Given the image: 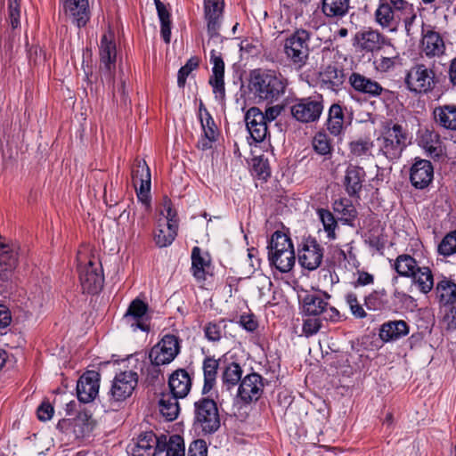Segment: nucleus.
Instances as JSON below:
<instances>
[{
	"label": "nucleus",
	"mask_w": 456,
	"mask_h": 456,
	"mask_svg": "<svg viewBox=\"0 0 456 456\" xmlns=\"http://www.w3.org/2000/svg\"><path fill=\"white\" fill-rule=\"evenodd\" d=\"M287 86V79L274 71L255 69L250 74L249 89L259 100L277 102L285 94Z\"/></svg>",
	"instance_id": "nucleus-1"
},
{
	"label": "nucleus",
	"mask_w": 456,
	"mask_h": 456,
	"mask_svg": "<svg viewBox=\"0 0 456 456\" xmlns=\"http://www.w3.org/2000/svg\"><path fill=\"white\" fill-rule=\"evenodd\" d=\"M376 143L378 155H382L388 161L397 160L407 146V133L401 125L394 124L385 129Z\"/></svg>",
	"instance_id": "nucleus-2"
},
{
	"label": "nucleus",
	"mask_w": 456,
	"mask_h": 456,
	"mask_svg": "<svg viewBox=\"0 0 456 456\" xmlns=\"http://www.w3.org/2000/svg\"><path fill=\"white\" fill-rule=\"evenodd\" d=\"M310 33L305 29H297L284 41L283 48L287 59L299 69L309 58Z\"/></svg>",
	"instance_id": "nucleus-3"
},
{
	"label": "nucleus",
	"mask_w": 456,
	"mask_h": 456,
	"mask_svg": "<svg viewBox=\"0 0 456 456\" xmlns=\"http://www.w3.org/2000/svg\"><path fill=\"white\" fill-rule=\"evenodd\" d=\"M330 296L327 293H314L306 295L303 299V311L306 315L322 316V319L338 322L339 312L329 304Z\"/></svg>",
	"instance_id": "nucleus-4"
},
{
	"label": "nucleus",
	"mask_w": 456,
	"mask_h": 456,
	"mask_svg": "<svg viewBox=\"0 0 456 456\" xmlns=\"http://www.w3.org/2000/svg\"><path fill=\"white\" fill-rule=\"evenodd\" d=\"M323 97L315 94L309 97L298 99L291 106V115L295 119L302 123L317 121L323 111Z\"/></svg>",
	"instance_id": "nucleus-5"
},
{
	"label": "nucleus",
	"mask_w": 456,
	"mask_h": 456,
	"mask_svg": "<svg viewBox=\"0 0 456 456\" xmlns=\"http://www.w3.org/2000/svg\"><path fill=\"white\" fill-rule=\"evenodd\" d=\"M404 83L411 93L427 94L435 87V72L424 64H416L407 71Z\"/></svg>",
	"instance_id": "nucleus-6"
},
{
	"label": "nucleus",
	"mask_w": 456,
	"mask_h": 456,
	"mask_svg": "<svg viewBox=\"0 0 456 456\" xmlns=\"http://www.w3.org/2000/svg\"><path fill=\"white\" fill-rule=\"evenodd\" d=\"M195 420L205 433H214L220 428L216 403L213 399L200 398L194 403Z\"/></svg>",
	"instance_id": "nucleus-7"
},
{
	"label": "nucleus",
	"mask_w": 456,
	"mask_h": 456,
	"mask_svg": "<svg viewBox=\"0 0 456 456\" xmlns=\"http://www.w3.org/2000/svg\"><path fill=\"white\" fill-rule=\"evenodd\" d=\"M78 272L84 293L95 294L102 289L104 277L100 263L90 260L86 265H80Z\"/></svg>",
	"instance_id": "nucleus-8"
},
{
	"label": "nucleus",
	"mask_w": 456,
	"mask_h": 456,
	"mask_svg": "<svg viewBox=\"0 0 456 456\" xmlns=\"http://www.w3.org/2000/svg\"><path fill=\"white\" fill-rule=\"evenodd\" d=\"M179 352L177 338L174 335H166L151 349L149 358L151 363L165 365L170 363Z\"/></svg>",
	"instance_id": "nucleus-9"
},
{
	"label": "nucleus",
	"mask_w": 456,
	"mask_h": 456,
	"mask_svg": "<svg viewBox=\"0 0 456 456\" xmlns=\"http://www.w3.org/2000/svg\"><path fill=\"white\" fill-rule=\"evenodd\" d=\"M138 376L132 370L123 371L116 375L109 392V400L114 403L125 401L130 397L137 386Z\"/></svg>",
	"instance_id": "nucleus-10"
},
{
	"label": "nucleus",
	"mask_w": 456,
	"mask_h": 456,
	"mask_svg": "<svg viewBox=\"0 0 456 456\" xmlns=\"http://www.w3.org/2000/svg\"><path fill=\"white\" fill-rule=\"evenodd\" d=\"M167 436H157L152 431L142 432L132 449V456H156L164 452Z\"/></svg>",
	"instance_id": "nucleus-11"
},
{
	"label": "nucleus",
	"mask_w": 456,
	"mask_h": 456,
	"mask_svg": "<svg viewBox=\"0 0 456 456\" xmlns=\"http://www.w3.org/2000/svg\"><path fill=\"white\" fill-rule=\"evenodd\" d=\"M324 249L315 239L308 238L298 249L300 265L309 271L316 270L322 264Z\"/></svg>",
	"instance_id": "nucleus-12"
},
{
	"label": "nucleus",
	"mask_w": 456,
	"mask_h": 456,
	"mask_svg": "<svg viewBox=\"0 0 456 456\" xmlns=\"http://www.w3.org/2000/svg\"><path fill=\"white\" fill-rule=\"evenodd\" d=\"M99 52L100 69L105 76L111 77L117 59L116 43L111 31H108L102 37Z\"/></svg>",
	"instance_id": "nucleus-13"
},
{
	"label": "nucleus",
	"mask_w": 456,
	"mask_h": 456,
	"mask_svg": "<svg viewBox=\"0 0 456 456\" xmlns=\"http://www.w3.org/2000/svg\"><path fill=\"white\" fill-rule=\"evenodd\" d=\"M148 305L145 302L140 298H135L130 303L126 314H124L123 322L126 325L130 327L133 331H136L137 330L148 331Z\"/></svg>",
	"instance_id": "nucleus-14"
},
{
	"label": "nucleus",
	"mask_w": 456,
	"mask_h": 456,
	"mask_svg": "<svg viewBox=\"0 0 456 456\" xmlns=\"http://www.w3.org/2000/svg\"><path fill=\"white\" fill-rule=\"evenodd\" d=\"M264 391V382L261 375L256 372L246 375L238 387V397L244 403L257 401Z\"/></svg>",
	"instance_id": "nucleus-15"
},
{
	"label": "nucleus",
	"mask_w": 456,
	"mask_h": 456,
	"mask_svg": "<svg viewBox=\"0 0 456 456\" xmlns=\"http://www.w3.org/2000/svg\"><path fill=\"white\" fill-rule=\"evenodd\" d=\"M224 0H204V17L210 38H219L224 12Z\"/></svg>",
	"instance_id": "nucleus-16"
},
{
	"label": "nucleus",
	"mask_w": 456,
	"mask_h": 456,
	"mask_svg": "<svg viewBox=\"0 0 456 456\" xmlns=\"http://www.w3.org/2000/svg\"><path fill=\"white\" fill-rule=\"evenodd\" d=\"M210 63L213 65V68L209 84L213 87L216 99L223 102L225 97L224 62L221 53L214 49L210 52Z\"/></svg>",
	"instance_id": "nucleus-17"
},
{
	"label": "nucleus",
	"mask_w": 456,
	"mask_h": 456,
	"mask_svg": "<svg viewBox=\"0 0 456 456\" xmlns=\"http://www.w3.org/2000/svg\"><path fill=\"white\" fill-rule=\"evenodd\" d=\"M17 248L0 236V280L9 281L18 265Z\"/></svg>",
	"instance_id": "nucleus-18"
},
{
	"label": "nucleus",
	"mask_w": 456,
	"mask_h": 456,
	"mask_svg": "<svg viewBox=\"0 0 456 456\" xmlns=\"http://www.w3.org/2000/svg\"><path fill=\"white\" fill-rule=\"evenodd\" d=\"M65 16L77 28L86 25L90 20L88 0H62Z\"/></svg>",
	"instance_id": "nucleus-19"
},
{
	"label": "nucleus",
	"mask_w": 456,
	"mask_h": 456,
	"mask_svg": "<svg viewBox=\"0 0 456 456\" xmlns=\"http://www.w3.org/2000/svg\"><path fill=\"white\" fill-rule=\"evenodd\" d=\"M100 374L94 370L85 372L77 384V398L82 403L92 402L99 392Z\"/></svg>",
	"instance_id": "nucleus-20"
},
{
	"label": "nucleus",
	"mask_w": 456,
	"mask_h": 456,
	"mask_svg": "<svg viewBox=\"0 0 456 456\" xmlns=\"http://www.w3.org/2000/svg\"><path fill=\"white\" fill-rule=\"evenodd\" d=\"M247 128L256 142H263L268 134V124L257 107H251L245 114Z\"/></svg>",
	"instance_id": "nucleus-21"
},
{
	"label": "nucleus",
	"mask_w": 456,
	"mask_h": 456,
	"mask_svg": "<svg viewBox=\"0 0 456 456\" xmlns=\"http://www.w3.org/2000/svg\"><path fill=\"white\" fill-rule=\"evenodd\" d=\"M434 168L429 160L415 159L410 170V181L416 189H425L432 182Z\"/></svg>",
	"instance_id": "nucleus-22"
},
{
	"label": "nucleus",
	"mask_w": 456,
	"mask_h": 456,
	"mask_svg": "<svg viewBox=\"0 0 456 456\" xmlns=\"http://www.w3.org/2000/svg\"><path fill=\"white\" fill-rule=\"evenodd\" d=\"M422 38L420 42V49L422 53L427 57H439L445 51V45L441 35L434 29L422 27Z\"/></svg>",
	"instance_id": "nucleus-23"
},
{
	"label": "nucleus",
	"mask_w": 456,
	"mask_h": 456,
	"mask_svg": "<svg viewBox=\"0 0 456 456\" xmlns=\"http://www.w3.org/2000/svg\"><path fill=\"white\" fill-rule=\"evenodd\" d=\"M354 41L361 50L370 53L379 51L385 45H390L386 37L370 28L357 32Z\"/></svg>",
	"instance_id": "nucleus-24"
},
{
	"label": "nucleus",
	"mask_w": 456,
	"mask_h": 456,
	"mask_svg": "<svg viewBox=\"0 0 456 456\" xmlns=\"http://www.w3.org/2000/svg\"><path fill=\"white\" fill-rule=\"evenodd\" d=\"M366 173L363 167L350 164L345 172L343 185L349 197L359 198L365 182Z\"/></svg>",
	"instance_id": "nucleus-25"
},
{
	"label": "nucleus",
	"mask_w": 456,
	"mask_h": 456,
	"mask_svg": "<svg viewBox=\"0 0 456 456\" xmlns=\"http://www.w3.org/2000/svg\"><path fill=\"white\" fill-rule=\"evenodd\" d=\"M349 84L354 91L372 98L380 96L385 91L379 82L358 72L350 75Z\"/></svg>",
	"instance_id": "nucleus-26"
},
{
	"label": "nucleus",
	"mask_w": 456,
	"mask_h": 456,
	"mask_svg": "<svg viewBox=\"0 0 456 456\" xmlns=\"http://www.w3.org/2000/svg\"><path fill=\"white\" fill-rule=\"evenodd\" d=\"M402 12L397 11L392 4L379 1L375 12V20L382 28L394 31L402 20Z\"/></svg>",
	"instance_id": "nucleus-27"
},
{
	"label": "nucleus",
	"mask_w": 456,
	"mask_h": 456,
	"mask_svg": "<svg viewBox=\"0 0 456 456\" xmlns=\"http://www.w3.org/2000/svg\"><path fill=\"white\" fill-rule=\"evenodd\" d=\"M435 124L445 130L456 131V105L444 104L433 110Z\"/></svg>",
	"instance_id": "nucleus-28"
},
{
	"label": "nucleus",
	"mask_w": 456,
	"mask_h": 456,
	"mask_svg": "<svg viewBox=\"0 0 456 456\" xmlns=\"http://www.w3.org/2000/svg\"><path fill=\"white\" fill-rule=\"evenodd\" d=\"M168 386L171 391L170 395L178 398H183L191 390V380L185 370L179 369L169 377Z\"/></svg>",
	"instance_id": "nucleus-29"
},
{
	"label": "nucleus",
	"mask_w": 456,
	"mask_h": 456,
	"mask_svg": "<svg viewBox=\"0 0 456 456\" xmlns=\"http://www.w3.org/2000/svg\"><path fill=\"white\" fill-rule=\"evenodd\" d=\"M409 333L408 324L403 321H391L381 325L379 337L383 341H392L401 338Z\"/></svg>",
	"instance_id": "nucleus-30"
},
{
	"label": "nucleus",
	"mask_w": 456,
	"mask_h": 456,
	"mask_svg": "<svg viewBox=\"0 0 456 456\" xmlns=\"http://www.w3.org/2000/svg\"><path fill=\"white\" fill-rule=\"evenodd\" d=\"M95 427V420L87 411L79 412L71 422L72 432L77 439L88 436Z\"/></svg>",
	"instance_id": "nucleus-31"
},
{
	"label": "nucleus",
	"mask_w": 456,
	"mask_h": 456,
	"mask_svg": "<svg viewBox=\"0 0 456 456\" xmlns=\"http://www.w3.org/2000/svg\"><path fill=\"white\" fill-rule=\"evenodd\" d=\"M345 114L341 105L338 103L332 104L328 112L326 120V127L330 134L333 136L340 135L344 131Z\"/></svg>",
	"instance_id": "nucleus-32"
},
{
	"label": "nucleus",
	"mask_w": 456,
	"mask_h": 456,
	"mask_svg": "<svg viewBox=\"0 0 456 456\" xmlns=\"http://www.w3.org/2000/svg\"><path fill=\"white\" fill-rule=\"evenodd\" d=\"M349 9L350 0H322V12L329 19H342Z\"/></svg>",
	"instance_id": "nucleus-33"
},
{
	"label": "nucleus",
	"mask_w": 456,
	"mask_h": 456,
	"mask_svg": "<svg viewBox=\"0 0 456 456\" xmlns=\"http://www.w3.org/2000/svg\"><path fill=\"white\" fill-rule=\"evenodd\" d=\"M268 259L271 265L274 266L281 273L289 272L296 261L294 248L281 252H268Z\"/></svg>",
	"instance_id": "nucleus-34"
},
{
	"label": "nucleus",
	"mask_w": 456,
	"mask_h": 456,
	"mask_svg": "<svg viewBox=\"0 0 456 456\" xmlns=\"http://www.w3.org/2000/svg\"><path fill=\"white\" fill-rule=\"evenodd\" d=\"M178 224H170L158 221V228L154 233V241L159 248L167 247L172 244L177 235Z\"/></svg>",
	"instance_id": "nucleus-35"
},
{
	"label": "nucleus",
	"mask_w": 456,
	"mask_h": 456,
	"mask_svg": "<svg viewBox=\"0 0 456 456\" xmlns=\"http://www.w3.org/2000/svg\"><path fill=\"white\" fill-rule=\"evenodd\" d=\"M436 295L444 305L454 304L456 301V284L444 277L436 286Z\"/></svg>",
	"instance_id": "nucleus-36"
},
{
	"label": "nucleus",
	"mask_w": 456,
	"mask_h": 456,
	"mask_svg": "<svg viewBox=\"0 0 456 456\" xmlns=\"http://www.w3.org/2000/svg\"><path fill=\"white\" fill-rule=\"evenodd\" d=\"M333 210L340 216V220L345 224L354 226V221L357 217V210L350 200L343 198L334 201Z\"/></svg>",
	"instance_id": "nucleus-37"
},
{
	"label": "nucleus",
	"mask_w": 456,
	"mask_h": 456,
	"mask_svg": "<svg viewBox=\"0 0 456 456\" xmlns=\"http://www.w3.org/2000/svg\"><path fill=\"white\" fill-rule=\"evenodd\" d=\"M396 273L403 277L411 278L418 271L419 266L411 255L402 254L399 255L393 265Z\"/></svg>",
	"instance_id": "nucleus-38"
},
{
	"label": "nucleus",
	"mask_w": 456,
	"mask_h": 456,
	"mask_svg": "<svg viewBox=\"0 0 456 456\" xmlns=\"http://www.w3.org/2000/svg\"><path fill=\"white\" fill-rule=\"evenodd\" d=\"M219 362L213 357H207L203 362L204 385L202 394H208L216 385Z\"/></svg>",
	"instance_id": "nucleus-39"
},
{
	"label": "nucleus",
	"mask_w": 456,
	"mask_h": 456,
	"mask_svg": "<svg viewBox=\"0 0 456 456\" xmlns=\"http://www.w3.org/2000/svg\"><path fill=\"white\" fill-rule=\"evenodd\" d=\"M210 265L207 256L202 255L199 247H194L191 251V273L200 281L206 280V268Z\"/></svg>",
	"instance_id": "nucleus-40"
},
{
	"label": "nucleus",
	"mask_w": 456,
	"mask_h": 456,
	"mask_svg": "<svg viewBox=\"0 0 456 456\" xmlns=\"http://www.w3.org/2000/svg\"><path fill=\"white\" fill-rule=\"evenodd\" d=\"M322 81L332 91H337L344 83L345 76L342 69L335 65H328L321 73Z\"/></svg>",
	"instance_id": "nucleus-41"
},
{
	"label": "nucleus",
	"mask_w": 456,
	"mask_h": 456,
	"mask_svg": "<svg viewBox=\"0 0 456 456\" xmlns=\"http://www.w3.org/2000/svg\"><path fill=\"white\" fill-rule=\"evenodd\" d=\"M178 397L170 395L163 394L159 402V411L167 420L172 421L175 419L179 413Z\"/></svg>",
	"instance_id": "nucleus-42"
},
{
	"label": "nucleus",
	"mask_w": 456,
	"mask_h": 456,
	"mask_svg": "<svg viewBox=\"0 0 456 456\" xmlns=\"http://www.w3.org/2000/svg\"><path fill=\"white\" fill-rule=\"evenodd\" d=\"M411 278L423 294H428L434 288V276L428 266H421Z\"/></svg>",
	"instance_id": "nucleus-43"
},
{
	"label": "nucleus",
	"mask_w": 456,
	"mask_h": 456,
	"mask_svg": "<svg viewBox=\"0 0 456 456\" xmlns=\"http://www.w3.org/2000/svg\"><path fill=\"white\" fill-rule=\"evenodd\" d=\"M156 9L158 12V16L160 20V34L165 41V43L168 44L170 42L171 37V20H170V13L167 10L166 5L160 0H154Z\"/></svg>",
	"instance_id": "nucleus-44"
},
{
	"label": "nucleus",
	"mask_w": 456,
	"mask_h": 456,
	"mask_svg": "<svg viewBox=\"0 0 456 456\" xmlns=\"http://www.w3.org/2000/svg\"><path fill=\"white\" fill-rule=\"evenodd\" d=\"M317 215L323 225V229L327 233V238L330 240L337 239L336 230L338 228V222L333 214L325 208H319Z\"/></svg>",
	"instance_id": "nucleus-45"
},
{
	"label": "nucleus",
	"mask_w": 456,
	"mask_h": 456,
	"mask_svg": "<svg viewBox=\"0 0 456 456\" xmlns=\"http://www.w3.org/2000/svg\"><path fill=\"white\" fill-rule=\"evenodd\" d=\"M423 148L428 156L436 159L443 154L442 142L437 134L428 133L422 139Z\"/></svg>",
	"instance_id": "nucleus-46"
},
{
	"label": "nucleus",
	"mask_w": 456,
	"mask_h": 456,
	"mask_svg": "<svg viewBox=\"0 0 456 456\" xmlns=\"http://www.w3.org/2000/svg\"><path fill=\"white\" fill-rule=\"evenodd\" d=\"M313 148L320 155L327 156L332 152L331 141L325 131H319L313 138Z\"/></svg>",
	"instance_id": "nucleus-47"
},
{
	"label": "nucleus",
	"mask_w": 456,
	"mask_h": 456,
	"mask_svg": "<svg viewBox=\"0 0 456 456\" xmlns=\"http://www.w3.org/2000/svg\"><path fill=\"white\" fill-rule=\"evenodd\" d=\"M241 367L236 362H232L224 369L223 372V383L229 389L230 387L238 385V383L241 381Z\"/></svg>",
	"instance_id": "nucleus-48"
},
{
	"label": "nucleus",
	"mask_w": 456,
	"mask_h": 456,
	"mask_svg": "<svg viewBox=\"0 0 456 456\" xmlns=\"http://www.w3.org/2000/svg\"><path fill=\"white\" fill-rule=\"evenodd\" d=\"M267 248L269 249L268 252L277 253L294 248L290 238L281 232H275L272 235Z\"/></svg>",
	"instance_id": "nucleus-49"
},
{
	"label": "nucleus",
	"mask_w": 456,
	"mask_h": 456,
	"mask_svg": "<svg viewBox=\"0 0 456 456\" xmlns=\"http://www.w3.org/2000/svg\"><path fill=\"white\" fill-rule=\"evenodd\" d=\"M166 456H184V444L181 436H173L165 445Z\"/></svg>",
	"instance_id": "nucleus-50"
},
{
	"label": "nucleus",
	"mask_w": 456,
	"mask_h": 456,
	"mask_svg": "<svg viewBox=\"0 0 456 456\" xmlns=\"http://www.w3.org/2000/svg\"><path fill=\"white\" fill-rule=\"evenodd\" d=\"M372 146L373 143L370 139L360 138L349 142V151L354 157H362L367 155Z\"/></svg>",
	"instance_id": "nucleus-51"
},
{
	"label": "nucleus",
	"mask_w": 456,
	"mask_h": 456,
	"mask_svg": "<svg viewBox=\"0 0 456 456\" xmlns=\"http://www.w3.org/2000/svg\"><path fill=\"white\" fill-rule=\"evenodd\" d=\"M438 252L444 256L456 253V230L444 236L438 245Z\"/></svg>",
	"instance_id": "nucleus-52"
},
{
	"label": "nucleus",
	"mask_w": 456,
	"mask_h": 456,
	"mask_svg": "<svg viewBox=\"0 0 456 456\" xmlns=\"http://www.w3.org/2000/svg\"><path fill=\"white\" fill-rule=\"evenodd\" d=\"M346 303L349 306L352 314L357 319H363L367 316L363 306L360 304L357 295L354 292H348L345 296Z\"/></svg>",
	"instance_id": "nucleus-53"
},
{
	"label": "nucleus",
	"mask_w": 456,
	"mask_h": 456,
	"mask_svg": "<svg viewBox=\"0 0 456 456\" xmlns=\"http://www.w3.org/2000/svg\"><path fill=\"white\" fill-rule=\"evenodd\" d=\"M200 60L197 57H191L190 58L184 66H183L179 71H178V77H177V84L179 87H183L187 77L190 75V73L199 67Z\"/></svg>",
	"instance_id": "nucleus-54"
},
{
	"label": "nucleus",
	"mask_w": 456,
	"mask_h": 456,
	"mask_svg": "<svg viewBox=\"0 0 456 456\" xmlns=\"http://www.w3.org/2000/svg\"><path fill=\"white\" fill-rule=\"evenodd\" d=\"M200 123L203 129L204 135L207 138L216 140L217 127L216 123L208 111H206V117L201 114Z\"/></svg>",
	"instance_id": "nucleus-55"
},
{
	"label": "nucleus",
	"mask_w": 456,
	"mask_h": 456,
	"mask_svg": "<svg viewBox=\"0 0 456 456\" xmlns=\"http://www.w3.org/2000/svg\"><path fill=\"white\" fill-rule=\"evenodd\" d=\"M160 216H162V217H160L159 221L164 223L168 222L170 224H178L176 212L173 209L171 200L167 198L163 200Z\"/></svg>",
	"instance_id": "nucleus-56"
},
{
	"label": "nucleus",
	"mask_w": 456,
	"mask_h": 456,
	"mask_svg": "<svg viewBox=\"0 0 456 456\" xmlns=\"http://www.w3.org/2000/svg\"><path fill=\"white\" fill-rule=\"evenodd\" d=\"M8 18L13 29L20 26V0H8Z\"/></svg>",
	"instance_id": "nucleus-57"
},
{
	"label": "nucleus",
	"mask_w": 456,
	"mask_h": 456,
	"mask_svg": "<svg viewBox=\"0 0 456 456\" xmlns=\"http://www.w3.org/2000/svg\"><path fill=\"white\" fill-rule=\"evenodd\" d=\"M364 305L368 310H379L384 305L383 293L372 291L364 297Z\"/></svg>",
	"instance_id": "nucleus-58"
},
{
	"label": "nucleus",
	"mask_w": 456,
	"mask_h": 456,
	"mask_svg": "<svg viewBox=\"0 0 456 456\" xmlns=\"http://www.w3.org/2000/svg\"><path fill=\"white\" fill-rule=\"evenodd\" d=\"M133 183L137 188L138 180L151 179V172L148 165L145 161H139L134 169L132 172Z\"/></svg>",
	"instance_id": "nucleus-59"
},
{
	"label": "nucleus",
	"mask_w": 456,
	"mask_h": 456,
	"mask_svg": "<svg viewBox=\"0 0 456 456\" xmlns=\"http://www.w3.org/2000/svg\"><path fill=\"white\" fill-rule=\"evenodd\" d=\"M398 57L399 53L396 51H394V54L391 56H381L380 59L374 61L377 70L380 72L388 71L395 66V61Z\"/></svg>",
	"instance_id": "nucleus-60"
},
{
	"label": "nucleus",
	"mask_w": 456,
	"mask_h": 456,
	"mask_svg": "<svg viewBox=\"0 0 456 456\" xmlns=\"http://www.w3.org/2000/svg\"><path fill=\"white\" fill-rule=\"evenodd\" d=\"M204 333L209 341L216 342L222 338V328L219 323L208 322L204 328Z\"/></svg>",
	"instance_id": "nucleus-61"
},
{
	"label": "nucleus",
	"mask_w": 456,
	"mask_h": 456,
	"mask_svg": "<svg viewBox=\"0 0 456 456\" xmlns=\"http://www.w3.org/2000/svg\"><path fill=\"white\" fill-rule=\"evenodd\" d=\"M53 411V407L49 402H43L37 410V418L41 421H47L52 419Z\"/></svg>",
	"instance_id": "nucleus-62"
},
{
	"label": "nucleus",
	"mask_w": 456,
	"mask_h": 456,
	"mask_svg": "<svg viewBox=\"0 0 456 456\" xmlns=\"http://www.w3.org/2000/svg\"><path fill=\"white\" fill-rule=\"evenodd\" d=\"M161 365H157L155 363H151L146 369V380L149 384L153 385L155 382L159 381L160 377H162Z\"/></svg>",
	"instance_id": "nucleus-63"
},
{
	"label": "nucleus",
	"mask_w": 456,
	"mask_h": 456,
	"mask_svg": "<svg viewBox=\"0 0 456 456\" xmlns=\"http://www.w3.org/2000/svg\"><path fill=\"white\" fill-rule=\"evenodd\" d=\"M208 451L204 441L196 440L194 441L188 452V456H207Z\"/></svg>",
	"instance_id": "nucleus-64"
}]
</instances>
